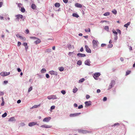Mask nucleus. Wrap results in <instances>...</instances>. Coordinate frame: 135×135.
<instances>
[{"mask_svg":"<svg viewBox=\"0 0 135 135\" xmlns=\"http://www.w3.org/2000/svg\"><path fill=\"white\" fill-rule=\"evenodd\" d=\"M7 115V113L6 112H5L4 114L2 115V118H4Z\"/></svg>","mask_w":135,"mask_h":135,"instance_id":"nucleus-35","label":"nucleus"},{"mask_svg":"<svg viewBox=\"0 0 135 135\" xmlns=\"http://www.w3.org/2000/svg\"><path fill=\"white\" fill-rule=\"evenodd\" d=\"M120 126V124L118 123H117L114 124L112 126V127H115V126Z\"/></svg>","mask_w":135,"mask_h":135,"instance_id":"nucleus-23","label":"nucleus"},{"mask_svg":"<svg viewBox=\"0 0 135 135\" xmlns=\"http://www.w3.org/2000/svg\"><path fill=\"white\" fill-rule=\"evenodd\" d=\"M117 34L114 35V39L115 40H117L118 39V36H117Z\"/></svg>","mask_w":135,"mask_h":135,"instance_id":"nucleus-36","label":"nucleus"},{"mask_svg":"<svg viewBox=\"0 0 135 135\" xmlns=\"http://www.w3.org/2000/svg\"><path fill=\"white\" fill-rule=\"evenodd\" d=\"M32 89V87L31 86L29 88L28 90V92H30L31 91Z\"/></svg>","mask_w":135,"mask_h":135,"instance_id":"nucleus-39","label":"nucleus"},{"mask_svg":"<svg viewBox=\"0 0 135 135\" xmlns=\"http://www.w3.org/2000/svg\"><path fill=\"white\" fill-rule=\"evenodd\" d=\"M46 70L45 69L43 68L41 70V72L42 73H45L46 72Z\"/></svg>","mask_w":135,"mask_h":135,"instance_id":"nucleus-27","label":"nucleus"},{"mask_svg":"<svg viewBox=\"0 0 135 135\" xmlns=\"http://www.w3.org/2000/svg\"><path fill=\"white\" fill-rule=\"evenodd\" d=\"M117 32H118L119 34H121V32L118 29H117Z\"/></svg>","mask_w":135,"mask_h":135,"instance_id":"nucleus-48","label":"nucleus"},{"mask_svg":"<svg viewBox=\"0 0 135 135\" xmlns=\"http://www.w3.org/2000/svg\"><path fill=\"white\" fill-rule=\"evenodd\" d=\"M22 5V4L21 3H18V7H20Z\"/></svg>","mask_w":135,"mask_h":135,"instance_id":"nucleus-61","label":"nucleus"},{"mask_svg":"<svg viewBox=\"0 0 135 135\" xmlns=\"http://www.w3.org/2000/svg\"><path fill=\"white\" fill-rule=\"evenodd\" d=\"M21 43L20 42H18L17 46H20L21 45Z\"/></svg>","mask_w":135,"mask_h":135,"instance_id":"nucleus-52","label":"nucleus"},{"mask_svg":"<svg viewBox=\"0 0 135 135\" xmlns=\"http://www.w3.org/2000/svg\"><path fill=\"white\" fill-rule=\"evenodd\" d=\"M81 114L80 113L71 114H70L69 116L70 117H75Z\"/></svg>","mask_w":135,"mask_h":135,"instance_id":"nucleus-6","label":"nucleus"},{"mask_svg":"<svg viewBox=\"0 0 135 135\" xmlns=\"http://www.w3.org/2000/svg\"><path fill=\"white\" fill-rule=\"evenodd\" d=\"M16 36L17 37L19 38L21 36L19 34L17 33L16 34Z\"/></svg>","mask_w":135,"mask_h":135,"instance_id":"nucleus-55","label":"nucleus"},{"mask_svg":"<svg viewBox=\"0 0 135 135\" xmlns=\"http://www.w3.org/2000/svg\"><path fill=\"white\" fill-rule=\"evenodd\" d=\"M21 11L22 12L24 13L25 11V9L23 7H22L21 8Z\"/></svg>","mask_w":135,"mask_h":135,"instance_id":"nucleus-34","label":"nucleus"},{"mask_svg":"<svg viewBox=\"0 0 135 135\" xmlns=\"http://www.w3.org/2000/svg\"><path fill=\"white\" fill-rule=\"evenodd\" d=\"M106 45V44H102L101 45V46L102 47H104Z\"/></svg>","mask_w":135,"mask_h":135,"instance_id":"nucleus-50","label":"nucleus"},{"mask_svg":"<svg viewBox=\"0 0 135 135\" xmlns=\"http://www.w3.org/2000/svg\"><path fill=\"white\" fill-rule=\"evenodd\" d=\"M91 62L89 59H88L85 60L84 62V64L85 65L90 66Z\"/></svg>","mask_w":135,"mask_h":135,"instance_id":"nucleus-10","label":"nucleus"},{"mask_svg":"<svg viewBox=\"0 0 135 135\" xmlns=\"http://www.w3.org/2000/svg\"><path fill=\"white\" fill-rule=\"evenodd\" d=\"M83 107V105H81L79 106L78 107V109H80L82 108Z\"/></svg>","mask_w":135,"mask_h":135,"instance_id":"nucleus-47","label":"nucleus"},{"mask_svg":"<svg viewBox=\"0 0 135 135\" xmlns=\"http://www.w3.org/2000/svg\"><path fill=\"white\" fill-rule=\"evenodd\" d=\"M113 45L112 44H110L108 45V48H110L113 47Z\"/></svg>","mask_w":135,"mask_h":135,"instance_id":"nucleus-46","label":"nucleus"},{"mask_svg":"<svg viewBox=\"0 0 135 135\" xmlns=\"http://www.w3.org/2000/svg\"><path fill=\"white\" fill-rule=\"evenodd\" d=\"M112 12L115 15L117 13V11L115 10H114L112 11Z\"/></svg>","mask_w":135,"mask_h":135,"instance_id":"nucleus-38","label":"nucleus"},{"mask_svg":"<svg viewBox=\"0 0 135 135\" xmlns=\"http://www.w3.org/2000/svg\"><path fill=\"white\" fill-rule=\"evenodd\" d=\"M130 22H128L127 23L125 24L124 25V26L125 27L127 28L128 27V26L130 25Z\"/></svg>","mask_w":135,"mask_h":135,"instance_id":"nucleus-31","label":"nucleus"},{"mask_svg":"<svg viewBox=\"0 0 135 135\" xmlns=\"http://www.w3.org/2000/svg\"><path fill=\"white\" fill-rule=\"evenodd\" d=\"M38 122H31L29 123L28 124V126L30 127H32L33 126H34L35 125H37V126H39V124L38 123Z\"/></svg>","mask_w":135,"mask_h":135,"instance_id":"nucleus-3","label":"nucleus"},{"mask_svg":"<svg viewBox=\"0 0 135 135\" xmlns=\"http://www.w3.org/2000/svg\"><path fill=\"white\" fill-rule=\"evenodd\" d=\"M107 98L106 97H104L103 99V100L104 101H105L107 100Z\"/></svg>","mask_w":135,"mask_h":135,"instance_id":"nucleus-49","label":"nucleus"},{"mask_svg":"<svg viewBox=\"0 0 135 135\" xmlns=\"http://www.w3.org/2000/svg\"><path fill=\"white\" fill-rule=\"evenodd\" d=\"M64 68L62 67L59 68V69L60 71H62L64 70Z\"/></svg>","mask_w":135,"mask_h":135,"instance_id":"nucleus-25","label":"nucleus"},{"mask_svg":"<svg viewBox=\"0 0 135 135\" xmlns=\"http://www.w3.org/2000/svg\"><path fill=\"white\" fill-rule=\"evenodd\" d=\"M4 94V93L2 91L0 92V95H3Z\"/></svg>","mask_w":135,"mask_h":135,"instance_id":"nucleus-58","label":"nucleus"},{"mask_svg":"<svg viewBox=\"0 0 135 135\" xmlns=\"http://www.w3.org/2000/svg\"><path fill=\"white\" fill-rule=\"evenodd\" d=\"M41 127L45 128H49L51 127V126H50L46 124H44L40 126Z\"/></svg>","mask_w":135,"mask_h":135,"instance_id":"nucleus-14","label":"nucleus"},{"mask_svg":"<svg viewBox=\"0 0 135 135\" xmlns=\"http://www.w3.org/2000/svg\"><path fill=\"white\" fill-rule=\"evenodd\" d=\"M8 82V81H6V80L4 81L3 82L5 84H7V83Z\"/></svg>","mask_w":135,"mask_h":135,"instance_id":"nucleus-64","label":"nucleus"},{"mask_svg":"<svg viewBox=\"0 0 135 135\" xmlns=\"http://www.w3.org/2000/svg\"><path fill=\"white\" fill-rule=\"evenodd\" d=\"M85 30L86 32H90V29L89 28L87 29H85Z\"/></svg>","mask_w":135,"mask_h":135,"instance_id":"nucleus-42","label":"nucleus"},{"mask_svg":"<svg viewBox=\"0 0 135 135\" xmlns=\"http://www.w3.org/2000/svg\"><path fill=\"white\" fill-rule=\"evenodd\" d=\"M85 47L86 49V51L87 52L89 53H91V50L89 48L87 45H85Z\"/></svg>","mask_w":135,"mask_h":135,"instance_id":"nucleus-13","label":"nucleus"},{"mask_svg":"<svg viewBox=\"0 0 135 135\" xmlns=\"http://www.w3.org/2000/svg\"><path fill=\"white\" fill-rule=\"evenodd\" d=\"M112 31L113 33L114 34V35L117 34V31L116 32L114 30H112Z\"/></svg>","mask_w":135,"mask_h":135,"instance_id":"nucleus-41","label":"nucleus"},{"mask_svg":"<svg viewBox=\"0 0 135 135\" xmlns=\"http://www.w3.org/2000/svg\"><path fill=\"white\" fill-rule=\"evenodd\" d=\"M100 75V74L99 73H96L94 74L93 77L95 80H97V78Z\"/></svg>","mask_w":135,"mask_h":135,"instance_id":"nucleus-5","label":"nucleus"},{"mask_svg":"<svg viewBox=\"0 0 135 135\" xmlns=\"http://www.w3.org/2000/svg\"><path fill=\"white\" fill-rule=\"evenodd\" d=\"M15 17H16V19L18 21H19L20 18H22L23 16L22 15L18 14L15 15Z\"/></svg>","mask_w":135,"mask_h":135,"instance_id":"nucleus-9","label":"nucleus"},{"mask_svg":"<svg viewBox=\"0 0 135 135\" xmlns=\"http://www.w3.org/2000/svg\"><path fill=\"white\" fill-rule=\"evenodd\" d=\"M77 55L79 57H84L86 56V55L85 54H82L80 53L78 54Z\"/></svg>","mask_w":135,"mask_h":135,"instance_id":"nucleus-15","label":"nucleus"},{"mask_svg":"<svg viewBox=\"0 0 135 135\" xmlns=\"http://www.w3.org/2000/svg\"><path fill=\"white\" fill-rule=\"evenodd\" d=\"M55 6L57 7H59L60 6V4L59 3H56L55 4Z\"/></svg>","mask_w":135,"mask_h":135,"instance_id":"nucleus-22","label":"nucleus"},{"mask_svg":"<svg viewBox=\"0 0 135 135\" xmlns=\"http://www.w3.org/2000/svg\"><path fill=\"white\" fill-rule=\"evenodd\" d=\"M61 93L63 95H64L66 93V91L64 90H62L61 91Z\"/></svg>","mask_w":135,"mask_h":135,"instance_id":"nucleus-44","label":"nucleus"},{"mask_svg":"<svg viewBox=\"0 0 135 135\" xmlns=\"http://www.w3.org/2000/svg\"><path fill=\"white\" fill-rule=\"evenodd\" d=\"M63 1L64 3H66L68 2V0H63Z\"/></svg>","mask_w":135,"mask_h":135,"instance_id":"nucleus-57","label":"nucleus"},{"mask_svg":"<svg viewBox=\"0 0 135 135\" xmlns=\"http://www.w3.org/2000/svg\"><path fill=\"white\" fill-rule=\"evenodd\" d=\"M75 5V7L78 8H81L82 7V5L81 4L78 3H76Z\"/></svg>","mask_w":135,"mask_h":135,"instance_id":"nucleus-16","label":"nucleus"},{"mask_svg":"<svg viewBox=\"0 0 135 135\" xmlns=\"http://www.w3.org/2000/svg\"><path fill=\"white\" fill-rule=\"evenodd\" d=\"M78 132L79 133L82 134H86L89 133V132L85 130H83L81 129H79L78 130Z\"/></svg>","mask_w":135,"mask_h":135,"instance_id":"nucleus-4","label":"nucleus"},{"mask_svg":"<svg viewBox=\"0 0 135 135\" xmlns=\"http://www.w3.org/2000/svg\"><path fill=\"white\" fill-rule=\"evenodd\" d=\"M21 102V100H18L17 101V103L18 104L20 103Z\"/></svg>","mask_w":135,"mask_h":135,"instance_id":"nucleus-63","label":"nucleus"},{"mask_svg":"<svg viewBox=\"0 0 135 135\" xmlns=\"http://www.w3.org/2000/svg\"><path fill=\"white\" fill-rule=\"evenodd\" d=\"M110 15V13L109 12H107L104 13L103 15L105 16H108Z\"/></svg>","mask_w":135,"mask_h":135,"instance_id":"nucleus-33","label":"nucleus"},{"mask_svg":"<svg viewBox=\"0 0 135 135\" xmlns=\"http://www.w3.org/2000/svg\"><path fill=\"white\" fill-rule=\"evenodd\" d=\"M98 42L97 40L96 41L94 40H93L92 41V44L93 48L96 50L98 49Z\"/></svg>","mask_w":135,"mask_h":135,"instance_id":"nucleus-1","label":"nucleus"},{"mask_svg":"<svg viewBox=\"0 0 135 135\" xmlns=\"http://www.w3.org/2000/svg\"><path fill=\"white\" fill-rule=\"evenodd\" d=\"M86 105L89 106L91 105V102L90 101H86L85 102Z\"/></svg>","mask_w":135,"mask_h":135,"instance_id":"nucleus-17","label":"nucleus"},{"mask_svg":"<svg viewBox=\"0 0 135 135\" xmlns=\"http://www.w3.org/2000/svg\"><path fill=\"white\" fill-rule=\"evenodd\" d=\"M31 39H33V40H36L37 39V38L34 37H30Z\"/></svg>","mask_w":135,"mask_h":135,"instance_id":"nucleus-45","label":"nucleus"},{"mask_svg":"<svg viewBox=\"0 0 135 135\" xmlns=\"http://www.w3.org/2000/svg\"><path fill=\"white\" fill-rule=\"evenodd\" d=\"M51 119V117H46L44 118L43 121L44 122H49L50 119Z\"/></svg>","mask_w":135,"mask_h":135,"instance_id":"nucleus-12","label":"nucleus"},{"mask_svg":"<svg viewBox=\"0 0 135 135\" xmlns=\"http://www.w3.org/2000/svg\"><path fill=\"white\" fill-rule=\"evenodd\" d=\"M31 8L33 9H35L36 8V6L34 4H32L31 5Z\"/></svg>","mask_w":135,"mask_h":135,"instance_id":"nucleus-28","label":"nucleus"},{"mask_svg":"<svg viewBox=\"0 0 135 135\" xmlns=\"http://www.w3.org/2000/svg\"><path fill=\"white\" fill-rule=\"evenodd\" d=\"M10 72H2L0 73V75L1 76H4L9 75L10 74Z\"/></svg>","mask_w":135,"mask_h":135,"instance_id":"nucleus-7","label":"nucleus"},{"mask_svg":"<svg viewBox=\"0 0 135 135\" xmlns=\"http://www.w3.org/2000/svg\"><path fill=\"white\" fill-rule=\"evenodd\" d=\"M115 84V81L114 80H112L110 83L109 84L108 89L109 90L113 87Z\"/></svg>","mask_w":135,"mask_h":135,"instance_id":"nucleus-2","label":"nucleus"},{"mask_svg":"<svg viewBox=\"0 0 135 135\" xmlns=\"http://www.w3.org/2000/svg\"><path fill=\"white\" fill-rule=\"evenodd\" d=\"M68 49L70 50L72 48L74 49V48L73 45H72L70 44H68Z\"/></svg>","mask_w":135,"mask_h":135,"instance_id":"nucleus-18","label":"nucleus"},{"mask_svg":"<svg viewBox=\"0 0 135 135\" xmlns=\"http://www.w3.org/2000/svg\"><path fill=\"white\" fill-rule=\"evenodd\" d=\"M55 107V105H52L50 107V112H52V110L54 109Z\"/></svg>","mask_w":135,"mask_h":135,"instance_id":"nucleus-26","label":"nucleus"},{"mask_svg":"<svg viewBox=\"0 0 135 135\" xmlns=\"http://www.w3.org/2000/svg\"><path fill=\"white\" fill-rule=\"evenodd\" d=\"M131 72V71L129 70L127 71L126 72V75H129Z\"/></svg>","mask_w":135,"mask_h":135,"instance_id":"nucleus-40","label":"nucleus"},{"mask_svg":"<svg viewBox=\"0 0 135 135\" xmlns=\"http://www.w3.org/2000/svg\"><path fill=\"white\" fill-rule=\"evenodd\" d=\"M72 16L76 18H78L79 17V16L76 13H74L72 14Z\"/></svg>","mask_w":135,"mask_h":135,"instance_id":"nucleus-20","label":"nucleus"},{"mask_svg":"<svg viewBox=\"0 0 135 135\" xmlns=\"http://www.w3.org/2000/svg\"><path fill=\"white\" fill-rule=\"evenodd\" d=\"M4 101H3L1 103V105L2 106H3L4 105Z\"/></svg>","mask_w":135,"mask_h":135,"instance_id":"nucleus-56","label":"nucleus"},{"mask_svg":"<svg viewBox=\"0 0 135 135\" xmlns=\"http://www.w3.org/2000/svg\"><path fill=\"white\" fill-rule=\"evenodd\" d=\"M109 28V27L108 26H106L104 28V29L107 31H108Z\"/></svg>","mask_w":135,"mask_h":135,"instance_id":"nucleus-43","label":"nucleus"},{"mask_svg":"<svg viewBox=\"0 0 135 135\" xmlns=\"http://www.w3.org/2000/svg\"><path fill=\"white\" fill-rule=\"evenodd\" d=\"M84 50L83 47H81L80 50V51L81 52H83Z\"/></svg>","mask_w":135,"mask_h":135,"instance_id":"nucleus-62","label":"nucleus"},{"mask_svg":"<svg viewBox=\"0 0 135 135\" xmlns=\"http://www.w3.org/2000/svg\"><path fill=\"white\" fill-rule=\"evenodd\" d=\"M9 121H13L15 120V119L14 117H11L9 118L8 120Z\"/></svg>","mask_w":135,"mask_h":135,"instance_id":"nucleus-21","label":"nucleus"},{"mask_svg":"<svg viewBox=\"0 0 135 135\" xmlns=\"http://www.w3.org/2000/svg\"><path fill=\"white\" fill-rule=\"evenodd\" d=\"M21 126H23L25 125V124L24 123H22L20 124Z\"/></svg>","mask_w":135,"mask_h":135,"instance_id":"nucleus-60","label":"nucleus"},{"mask_svg":"<svg viewBox=\"0 0 135 135\" xmlns=\"http://www.w3.org/2000/svg\"><path fill=\"white\" fill-rule=\"evenodd\" d=\"M46 76L47 78H49L50 77L49 75L47 74H46Z\"/></svg>","mask_w":135,"mask_h":135,"instance_id":"nucleus-53","label":"nucleus"},{"mask_svg":"<svg viewBox=\"0 0 135 135\" xmlns=\"http://www.w3.org/2000/svg\"><path fill=\"white\" fill-rule=\"evenodd\" d=\"M49 73L51 75H54L57 76V73L56 71H51L49 72Z\"/></svg>","mask_w":135,"mask_h":135,"instance_id":"nucleus-11","label":"nucleus"},{"mask_svg":"<svg viewBox=\"0 0 135 135\" xmlns=\"http://www.w3.org/2000/svg\"><path fill=\"white\" fill-rule=\"evenodd\" d=\"M77 65H80L82 64V62L80 60H79L77 62Z\"/></svg>","mask_w":135,"mask_h":135,"instance_id":"nucleus-30","label":"nucleus"},{"mask_svg":"<svg viewBox=\"0 0 135 135\" xmlns=\"http://www.w3.org/2000/svg\"><path fill=\"white\" fill-rule=\"evenodd\" d=\"M85 79L84 78L81 79L79 80V83H82L85 81Z\"/></svg>","mask_w":135,"mask_h":135,"instance_id":"nucleus-29","label":"nucleus"},{"mask_svg":"<svg viewBox=\"0 0 135 135\" xmlns=\"http://www.w3.org/2000/svg\"><path fill=\"white\" fill-rule=\"evenodd\" d=\"M47 98L49 100L51 99H57L56 95H54L49 96L47 97Z\"/></svg>","mask_w":135,"mask_h":135,"instance_id":"nucleus-8","label":"nucleus"},{"mask_svg":"<svg viewBox=\"0 0 135 135\" xmlns=\"http://www.w3.org/2000/svg\"><path fill=\"white\" fill-rule=\"evenodd\" d=\"M51 51V50L50 49H49L46 50V52H50Z\"/></svg>","mask_w":135,"mask_h":135,"instance_id":"nucleus-37","label":"nucleus"},{"mask_svg":"<svg viewBox=\"0 0 135 135\" xmlns=\"http://www.w3.org/2000/svg\"><path fill=\"white\" fill-rule=\"evenodd\" d=\"M23 45L25 46H27V44L26 42H24L23 44Z\"/></svg>","mask_w":135,"mask_h":135,"instance_id":"nucleus-51","label":"nucleus"},{"mask_svg":"<svg viewBox=\"0 0 135 135\" xmlns=\"http://www.w3.org/2000/svg\"><path fill=\"white\" fill-rule=\"evenodd\" d=\"M38 75V77L40 78H43V76L42 75H40L39 74H37Z\"/></svg>","mask_w":135,"mask_h":135,"instance_id":"nucleus-59","label":"nucleus"},{"mask_svg":"<svg viewBox=\"0 0 135 135\" xmlns=\"http://www.w3.org/2000/svg\"><path fill=\"white\" fill-rule=\"evenodd\" d=\"M40 104L38 105H34L32 106V108H31V109H33L34 108H37L39 106H40Z\"/></svg>","mask_w":135,"mask_h":135,"instance_id":"nucleus-24","label":"nucleus"},{"mask_svg":"<svg viewBox=\"0 0 135 135\" xmlns=\"http://www.w3.org/2000/svg\"><path fill=\"white\" fill-rule=\"evenodd\" d=\"M86 99H88L90 98V96L89 95H86Z\"/></svg>","mask_w":135,"mask_h":135,"instance_id":"nucleus-54","label":"nucleus"},{"mask_svg":"<svg viewBox=\"0 0 135 135\" xmlns=\"http://www.w3.org/2000/svg\"><path fill=\"white\" fill-rule=\"evenodd\" d=\"M78 89L76 88H74L73 89V92L74 93H75L77 91Z\"/></svg>","mask_w":135,"mask_h":135,"instance_id":"nucleus-32","label":"nucleus"},{"mask_svg":"<svg viewBox=\"0 0 135 135\" xmlns=\"http://www.w3.org/2000/svg\"><path fill=\"white\" fill-rule=\"evenodd\" d=\"M36 40V41H35L34 43L36 44L40 43L41 42L40 40L37 38Z\"/></svg>","mask_w":135,"mask_h":135,"instance_id":"nucleus-19","label":"nucleus"}]
</instances>
